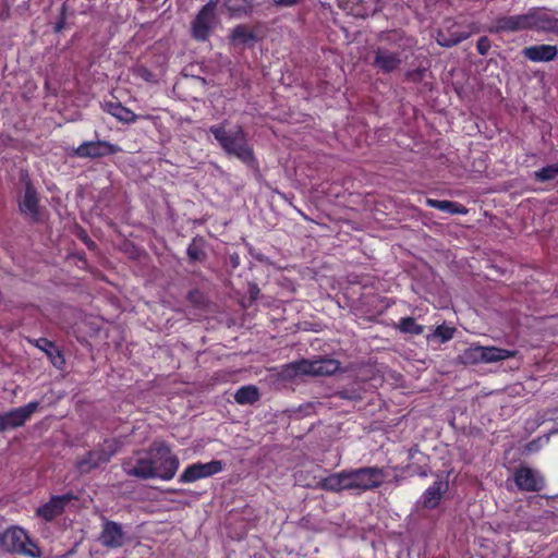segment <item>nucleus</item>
Segmentation results:
<instances>
[{
    "label": "nucleus",
    "mask_w": 558,
    "mask_h": 558,
    "mask_svg": "<svg viewBox=\"0 0 558 558\" xmlns=\"http://www.w3.org/2000/svg\"><path fill=\"white\" fill-rule=\"evenodd\" d=\"M339 369V362L333 359H323L317 361L301 360L281 368V378L292 376H328Z\"/></svg>",
    "instance_id": "obj_6"
},
{
    "label": "nucleus",
    "mask_w": 558,
    "mask_h": 558,
    "mask_svg": "<svg viewBox=\"0 0 558 558\" xmlns=\"http://www.w3.org/2000/svg\"><path fill=\"white\" fill-rule=\"evenodd\" d=\"M447 481L437 480L423 493V507L426 509H435L439 506L444 494L448 490Z\"/></svg>",
    "instance_id": "obj_19"
},
{
    "label": "nucleus",
    "mask_w": 558,
    "mask_h": 558,
    "mask_svg": "<svg viewBox=\"0 0 558 558\" xmlns=\"http://www.w3.org/2000/svg\"><path fill=\"white\" fill-rule=\"evenodd\" d=\"M318 487L323 490L331 493H341L343 490H350L347 470L332 473L322 478L318 483Z\"/></svg>",
    "instance_id": "obj_22"
},
{
    "label": "nucleus",
    "mask_w": 558,
    "mask_h": 558,
    "mask_svg": "<svg viewBox=\"0 0 558 558\" xmlns=\"http://www.w3.org/2000/svg\"><path fill=\"white\" fill-rule=\"evenodd\" d=\"M201 298L202 295L198 291H192L189 293V300L193 303H197Z\"/></svg>",
    "instance_id": "obj_36"
},
{
    "label": "nucleus",
    "mask_w": 558,
    "mask_h": 558,
    "mask_svg": "<svg viewBox=\"0 0 558 558\" xmlns=\"http://www.w3.org/2000/svg\"><path fill=\"white\" fill-rule=\"evenodd\" d=\"M121 151V148L107 141H90L82 143L74 149V155L80 158H100L108 155H114Z\"/></svg>",
    "instance_id": "obj_11"
},
{
    "label": "nucleus",
    "mask_w": 558,
    "mask_h": 558,
    "mask_svg": "<svg viewBox=\"0 0 558 558\" xmlns=\"http://www.w3.org/2000/svg\"><path fill=\"white\" fill-rule=\"evenodd\" d=\"M38 407L39 402L34 401L9 412L0 413V433L23 426L37 411Z\"/></svg>",
    "instance_id": "obj_9"
},
{
    "label": "nucleus",
    "mask_w": 558,
    "mask_h": 558,
    "mask_svg": "<svg viewBox=\"0 0 558 558\" xmlns=\"http://www.w3.org/2000/svg\"><path fill=\"white\" fill-rule=\"evenodd\" d=\"M222 470V462L214 460L207 463H194L185 469L180 476V482L192 483L201 478L211 476Z\"/></svg>",
    "instance_id": "obj_12"
},
{
    "label": "nucleus",
    "mask_w": 558,
    "mask_h": 558,
    "mask_svg": "<svg viewBox=\"0 0 558 558\" xmlns=\"http://www.w3.org/2000/svg\"><path fill=\"white\" fill-rule=\"evenodd\" d=\"M424 72H425L424 69L411 70L405 73V77H407V80L412 81V82H420L423 80Z\"/></svg>",
    "instance_id": "obj_35"
},
{
    "label": "nucleus",
    "mask_w": 558,
    "mask_h": 558,
    "mask_svg": "<svg viewBox=\"0 0 558 558\" xmlns=\"http://www.w3.org/2000/svg\"><path fill=\"white\" fill-rule=\"evenodd\" d=\"M126 533L122 525L118 522L105 519L102 522V529L98 536L99 543L110 549L120 548L126 542Z\"/></svg>",
    "instance_id": "obj_10"
},
{
    "label": "nucleus",
    "mask_w": 558,
    "mask_h": 558,
    "mask_svg": "<svg viewBox=\"0 0 558 558\" xmlns=\"http://www.w3.org/2000/svg\"><path fill=\"white\" fill-rule=\"evenodd\" d=\"M497 27L505 32L537 29L554 32L558 29V20L545 11H533L526 14L502 16L497 20Z\"/></svg>",
    "instance_id": "obj_3"
},
{
    "label": "nucleus",
    "mask_w": 558,
    "mask_h": 558,
    "mask_svg": "<svg viewBox=\"0 0 558 558\" xmlns=\"http://www.w3.org/2000/svg\"><path fill=\"white\" fill-rule=\"evenodd\" d=\"M398 328L403 333L410 335H422L424 331V326L416 323L413 317H402L399 320Z\"/></svg>",
    "instance_id": "obj_30"
},
{
    "label": "nucleus",
    "mask_w": 558,
    "mask_h": 558,
    "mask_svg": "<svg viewBox=\"0 0 558 558\" xmlns=\"http://www.w3.org/2000/svg\"><path fill=\"white\" fill-rule=\"evenodd\" d=\"M341 398H348V399H351V397H349L345 392H341L340 393Z\"/></svg>",
    "instance_id": "obj_40"
},
{
    "label": "nucleus",
    "mask_w": 558,
    "mask_h": 558,
    "mask_svg": "<svg viewBox=\"0 0 558 558\" xmlns=\"http://www.w3.org/2000/svg\"><path fill=\"white\" fill-rule=\"evenodd\" d=\"M456 328L446 325L437 326L434 330V336L439 338L441 342H447L453 338Z\"/></svg>",
    "instance_id": "obj_33"
},
{
    "label": "nucleus",
    "mask_w": 558,
    "mask_h": 558,
    "mask_svg": "<svg viewBox=\"0 0 558 558\" xmlns=\"http://www.w3.org/2000/svg\"><path fill=\"white\" fill-rule=\"evenodd\" d=\"M186 253L191 262H202L206 257L201 241L196 239L189 245Z\"/></svg>",
    "instance_id": "obj_32"
},
{
    "label": "nucleus",
    "mask_w": 558,
    "mask_h": 558,
    "mask_svg": "<svg viewBox=\"0 0 558 558\" xmlns=\"http://www.w3.org/2000/svg\"><path fill=\"white\" fill-rule=\"evenodd\" d=\"M522 56L531 62H549L557 58L558 48L555 45H533L522 49Z\"/></svg>",
    "instance_id": "obj_17"
},
{
    "label": "nucleus",
    "mask_w": 558,
    "mask_h": 558,
    "mask_svg": "<svg viewBox=\"0 0 558 558\" xmlns=\"http://www.w3.org/2000/svg\"><path fill=\"white\" fill-rule=\"evenodd\" d=\"M231 263H232L233 267H236L239 265L238 256H235V257L232 256L231 257Z\"/></svg>",
    "instance_id": "obj_37"
},
{
    "label": "nucleus",
    "mask_w": 558,
    "mask_h": 558,
    "mask_svg": "<svg viewBox=\"0 0 558 558\" xmlns=\"http://www.w3.org/2000/svg\"><path fill=\"white\" fill-rule=\"evenodd\" d=\"M259 399L258 389L255 386H243L234 393V400L241 405L253 404Z\"/></svg>",
    "instance_id": "obj_27"
},
{
    "label": "nucleus",
    "mask_w": 558,
    "mask_h": 558,
    "mask_svg": "<svg viewBox=\"0 0 558 558\" xmlns=\"http://www.w3.org/2000/svg\"><path fill=\"white\" fill-rule=\"evenodd\" d=\"M148 456L151 459L153 472L156 477L169 481L179 468V459L171 452L170 447L162 441H154L149 449Z\"/></svg>",
    "instance_id": "obj_4"
},
{
    "label": "nucleus",
    "mask_w": 558,
    "mask_h": 558,
    "mask_svg": "<svg viewBox=\"0 0 558 558\" xmlns=\"http://www.w3.org/2000/svg\"><path fill=\"white\" fill-rule=\"evenodd\" d=\"M418 475L422 476V477H426L427 476V471L426 470H421Z\"/></svg>",
    "instance_id": "obj_38"
},
{
    "label": "nucleus",
    "mask_w": 558,
    "mask_h": 558,
    "mask_svg": "<svg viewBox=\"0 0 558 558\" xmlns=\"http://www.w3.org/2000/svg\"><path fill=\"white\" fill-rule=\"evenodd\" d=\"M257 40L255 29L245 24L236 25L229 35L230 45L240 50L254 46Z\"/></svg>",
    "instance_id": "obj_16"
},
{
    "label": "nucleus",
    "mask_w": 558,
    "mask_h": 558,
    "mask_svg": "<svg viewBox=\"0 0 558 558\" xmlns=\"http://www.w3.org/2000/svg\"><path fill=\"white\" fill-rule=\"evenodd\" d=\"M124 472L134 477L142 480L155 478L156 473L153 472L151 459L147 456L132 457L122 464Z\"/></svg>",
    "instance_id": "obj_14"
},
{
    "label": "nucleus",
    "mask_w": 558,
    "mask_h": 558,
    "mask_svg": "<svg viewBox=\"0 0 558 558\" xmlns=\"http://www.w3.org/2000/svg\"><path fill=\"white\" fill-rule=\"evenodd\" d=\"M65 7L62 5V15H64Z\"/></svg>",
    "instance_id": "obj_41"
},
{
    "label": "nucleus",
    "mask_w": 558,
    "mask_h": 558,
    "mask_svg": "<svg viewBox=\"0 0 558 558\" xmlns=\"http://www.w3.org/2000/svg\"><path fill=\"white\" fill-rule=\"evenodd\" d=\"M425 204L430 208H435L450 215H466L469 213V208L458 202L426 198Z\"/></svg>",
    "instance_id": "obj_24"
},
{
    "label": "nucleus",
    "mask_w": 558,
    "mask_h": 558,
    "mask_svg": "<svg viewBox=\"0 0 558 558\" xmlns=\"http://www.w3.org/2000/svg\"><path fill=\"white\" fill-rule=\"evenodd\" d=\"M209 132L228 155L236 157L250 167L255 166L253 149L248 145L246 136L241 128L227 131L223 124H219L210 126Z\"/></svg>",
    "instance_id": "obj_2"
},
{
    "label": "nucleus",
    "mask_w": 558,
    "mask_h": 558,
    "mask_svg": "<svg viewBox=\"0 0 558 558\" xmlns=\"http://www.w3.org/2000/svg\"><path fill=\"white\" fill-rule=\"evenodd\" d=\"M110 460V454H108L104 449L93 450L86 452L82 458L76 461V469L80 474H87L90 471L97 469L100 464L107 463Z\"/></svg>",
    "instance_id": "obj_18"
},
{
    "label": "nucleus",
    "mask_w": 558,
    "mask_h": 558,
    "mask_svg": "<svg viewBox=\"0 0 558 558\" xmlns=\"http://www.w3.org/2000/svg\"><path fill=\"white\" fill-rule=\"evenodd\" d=\"M276 3H279V0H274Z\"/></svg>",
    "instance_id": "obj_42"
},
{
    "label": "nucleus",
    "mask_w": 558,
    "mask_h": 558,
    "mask_svg": "<svg viewBox=\"0 0 558 558\" xmlns=\"http://www.w3.org/2000/svg\"><path fill=\"white\" fill-rule=\"evenodd\" d=\"M348 4H351V13L356 17L365 19L375 12V8L372 3L365 0H347Z\"/></svg>",
    "instance_id": "obj_28"
},
{
    "label": "nucleus",
    "mask_w": 558,
    "mask_h": 558,
    "mask_svg": "<svg viewBox=\"0 0 558 558\" xmlns=\"http://www.w3.org/2000/svg\"><path fill=\"white\" fill-rule=\"evenodd\" d=\"M76 499L72 493L52 496L48 502L37 508L36 514L46 521H51L64 511L66 505Z\"/></svg>",
    "instance_id": "obj_15"
},
{
    "label": "nucleus",
    "mask_w": 558,
    "mask_h": 558,
    "mask_svg": "<svg viewBox=\"0 0 558 558\" xmlns=\"http://www.w3.org/2000/svg\"><path fill=\"white\" fill-rule=\"evenodd\" d=\"M386 45L378 46L374 50L373 66L383 74H390L398 70L408 56L407 49H411L413 39L399 29L389 31L383 38Z\"/></svg>",
    "instance_id": "obj_1"
},
{
    "label": "nucleus",
    "mask_w": 558,
    "mask_h": 558,
    "mask_svg": "<svg viewBox=\"0 0 558 558\" xmlns=\"http://www.w3.org/2000/svg\"><path fill=\"white\" fill-rule=\"evenodd\" d=\"M558 177V162L541 168L534 172V179L537 182H548Z\"/></svg>",
    "instance_id": "obj_31"
},
{
    "label": "nucleus",
    "mask_w": 558,
    "mask_h": 558,
    "mask_svg": "<svg viewBox=\"0 0 558 558\" xmlns=\"http://www.w3.org/2000/svg\"><path fill=\"white\" fill-rule=\"evenodd\" d=\"M0 546L9 553H16L33 558L41 556L38 546L19 526H11L0 534Z\"/></svg>",
    "instance_id": "obj_7"
},
{
    "label": "nucleus",
    "mask_w": 558,
    "mask_h": 558,
    "mask_svg": "<svg viewBox=\"0 0 558 558\" xmlns=\"http://www.w3.org/2000/svg\"><path fill=\"white\" fill-rule=\"evenodd\" d=\"M62 27H63V21H62V22H60V23L57 25L56 29H57V31H60Z\"/></svg>",
    "instance_id": "obj_39"
},
{
    "label": "nucleus",
    "mask_w": 558,
    "mask_h": 558,
    "mask_svg": "<svg viewBox=\"0 0 558 558\" xmlns=\"http://www.w3.org/2000/svg\"><path fill=\"white\" fill-rule=\"evenodd\" d=\"M217 2L210 0L197 13L192 22V35L196 40L205 41L215 23Z\"/></svg>",
    "instance_id": "obj_8"
},
{
    "label": "nucleus",
    "mask_w": 558,
    "mask_h": 558,
    "mask_svg": "<svg viewBox=\"0 0 558 558\" xmlns=\"http://www.w3.org/2000/svg\"><path fill=\"white\" fill-rule=\"evenodd\" d=\"M101 107L104 111L111 114L122 123H134L138 118L132 110L124 107L121 102L106 101L101 105Z\"/></svg>",
    "instance_id": "obj_23"
},
{
    "label": "nucleus",
    "mask_w": 558,
    "mask_h": 558,
    "mask_svg": "<svg viewBox=\"0 0 558 558\" xmlns=\"http://www.w3.org/2000/svg\"><path fill=\"white\" fill-rule=\"evenodd\" d=\"M517 487L523 492H539L544 486V480L530 466L520 465L513 474Z\"/></svg>",
    "instance_id": "obj_13"
},
{
    "label": "nucleus",
    "mask_w": 558,
    "mask_h": 558,
    "mask_svg": "<svg viewBox=\"0 0 558 558\" xmlns=\"http://www.w3.org/2000/svg\"><path fill=\"white\" fill-rule=\"evenodd\" d=\"M36 345L47 353L54 366L61 367L64 364V359L53 342L46 338H40L36 341Z\"/></svg>",
    "instance_id": "obj_25"
},
{
    "label": "nucleus",
    "mask_w": 558,
    "mask_h": 558,
    "mask_svg": "<svg viewBox=\"0 0 558 558\" xmlns=\"http://www.w3.org/2000/svg\"><path fill=\"white\" fill-rule=\"evenodd\" d=\"M490 47H492V43L487 36H482L478 38V40L476 43V49L480 54H482V56L487 54Z\"/></svg>",
    "instance_id": "obj_34"
},
{
    "label": "nucleus",
    "mask_w": 558,
    "mask_h": 558,
    "mask_svg": "<svg viewBox=\"0 0 558 558\" xmlns=\"http://www.w3.org/2000/svg\"><path fill=\"white\" fill-rule=\"evenodd\" d=\"M469 37V34L468 33H452L450 35H447L446 33H444L442 31H439L438 34H437V43L441 46V47H452V46H456L458 44H460L461 41L465 40L466 38Z\"/></svg>",
    "instance_id": "obj_29"
},
{
    "label": "nucleus",
    "mask_w": 558,
    "mask_h": 558,
    "mask_svg": "<svg viewBox=\"0 0 558 558\" xmlns=\"http://www.w3.org/2000/svg\"><path fill=\"white\" fill-rule=\"evenodd\" d=\"M226 8L230 16L241 17L253 10L252 0H227Z\"/></svg>",
    "instance_id": "obj_26"
},
{
    "label": "nucleus",
    "mask_w": 558,
    "mask_h": 558,
    "mask_svg": "<svg viewBox=\"0 0 558 558\" xmlns=\"http://www.w3.org/2000/svg\"><path fill=\"white\" fill-rule=\"evenodd\" d=\"M349 477V488L351 492L362 494L379 488L386 478L384 468L377 465L362 466L347 470Z\"/></svg>",
    "instance_id": "obj_5"
},
{
    "label": "nucleus",
    "mask_w": 558,
    "mask_h": 558,
    "mask_svg": "<svg viewBox=\"0 0 558 558\" xmlns=\"http://www.w3.org/2000/svg\"><path fill=\"white\" fill-rule=\"evenodd\" d=\"M20 210L23 215L28 216L32 221L38 220V195L31 182L25 185L24 195L20 202Z\"/></svg>",
    "instance_id": "obj_20"
},
{
    "label": "nucleus",
    "mask_w": 558,
    "mask_h": 558,
    "mask_svg": "<svg viewBox=\"0 0 558 558\" xmlns=\"http://www.w3.org/2000/svg\"><path fill=\"white\" fill-rule=\"evenodd\" d=\"M476 357L486 363L499 362L507 359L515 357L517 350H508L497 347H477L474 349Z\"/></svg>",
    "instance_id": "obj_21"
}]
</instances>
